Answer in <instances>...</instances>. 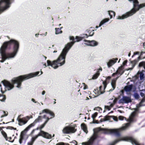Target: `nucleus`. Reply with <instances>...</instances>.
Here are the masks:
<instances>
[{"label": "nucleus", "mask_w": 145, "mask_h": 145, "mask_svg": "<svg viewBox=\"0 0 145 145\" xmlns=\"http://www.w3.org/2000/svg\"><path fill=\"white\" fill-rule=\"evenodd\" d=\"M19 44L18 41L11 39L3 43L0 48V54L1 60L0 62L3 63L6 60L14 58L19 50Z\"/></svg>", "instance_id": "nucleus-1"}, {"label": "nucleus", "mask_w": 145, "mask_h": 145, "mask_svg": "<svg viewBox=\"0 0 145 145\" xmlns=\"http://www.w3.org/2000/svg\"><path fill=\"white\" fill-rule=\"evenodd\" d=\"M39 71L33 73H30L28 74L20 76L19 77L14 78L12 80V84L8 81H3L1 83L5 87L6 89L8 90H10L14 88V84H16V87L18 89H21L22 82L25 80H27L30 78L39 76L43 74V72L40 71V74Z\"/></svg>", "instance_id": "nucleus-2"}, {"label": "nucleus", "mask_w": 145, "mask_h": 145, "mask_svg": "<svg viewBox=\"0 0 145 145\" xmlns=\"http://www.w3.org/2000/svg\"><path fill=\"white\" fill-rule=\"evenodd\" d=\"M80 37L76 36L75 39L73 36H70L69 39L72 41L66 44L59 56L58 59V65L59 66L63 65L65 63V59L66 56L69 51L76 42H79L82 40V38L80 39Z\"/></svg>", "instance_id": "nucleus-3"}, {"label": "nucleus", "mask_w": 145, "mask_h": 145, "mask_svg": "<svg viewBox=\"0 0 145 145\" xmlns=\"http://www.w3.org/2000/svg\"><path fill=\"white\" fill-rule=\"evenodd\" d=\"M130 2L133 3V8L130 11L123 15L121 16H118V19H123L131 16L138 11L140 9L145 7V3L139 4L138 0H128Z\"/></svg>", "instance_id": "nucleus-4"}, {"label": "nucleus", "mask_w": 145, "mask_h": 145, "mask_svg": "<svg viewBox=\"0 0 145 145\" xmlns=\"http://www.w3.org/2000/svg\"><path fill=\"white\" fill-rule=\"evenodd\" d=\"M130 125L129 123H126L125 125L121 127L116 129H103L104 133L106 134H113L116 136L119 137L120 136V132L126 129Z\"/></svg>", "instance_id": "nucleus-5"}, {"label": "nucleus", "mask_w": 145, "mask_h": 145, "mask_svg": "<svg viewBox=\"0 0 145 145\" xmlns=\"http://www.w3.org/2000/svg\"><path fill=\"white\" fill-rule=\"evenodd\" d=\"M145 102V97H144L139 103L137 105L135 109V111L131 114V115L129 116V121L131 123L133 121V118L135 116L136 112L138 111L139 110V108L140 107L145 105L142 104V103Z\"/></svg>", "instance_id": "nucleus-6"}, {"label": "nucleus", "mask_w": 145, "mask_h": 145, "mask_svg": "<svg viewBox=\"0 0 145 145\" xmlns=\"http://www.w3.org/2000/svg\"><path fill=\"white\" fill-rule=\"evenodd\" d=\"M76 126L74 124L72 126L70 125L64 127L62 130L63 134H70L74 133L76 131Z\"/></svg>", "instance_id": "nucleus-7"}, {"label": "nucleus", "mask_w": 145, "mask_h": 145, "mask_svg": "<svg viewBox=\"0 0 145 145\" xmlns=\"http://www.w3.org/2000/svg\"><path fill=\"white\" fill-rule=\"evenodd\" d=\"M12 3L11 0H0V6L2 8L1 11H4L9 8Z\"/></svg>", "instance_id": "nucleus-8"}, {"label": "nucleus", "mask_w": 145, "mask_h": 145, "mask_svg": "<svg viewBox=\"0 0 145 145\" xmlns=\"http://www.w3.org/2000/svg\"><path fill=\"white\" fill-rule=\"evenodd\" d=\"M59 57V56L57 58V59L53 61H51L49 60H47V65H46V63H44L43 64V65L44 66V67L45 68L47 66H50L54 69H56L57 68L59 67L62 66V65L59 66L58 65V59Z\"/></svg>", "instance_id": "nucleus-9"}, {"label": "nucleus", "mask_w": 145, "mask_h": 145, "mask_svg": "<svg viewBox=\"0 0 145 145\" xmlns=\"http://www.w3.org/2000/svg\"><path fill=\"white\" fill-rule=\"evenodd\" d=\"M94 30L93 29L90 28L89 29H87L86 31V34L82 35L79 38L80 39L82 38V40L84 38H87L88 37L92 36L94 34Z\"/></svg>", "instance_id": "nucleus-10"}, {"label": "nucleus", "mask_w": 145, "mask_h": 145, "mask_svg": "<svg viewBox=\"0 0 145 145\" xmlns=\"http://www.w3.org/2000/svg\"><path fill=\"white\" fill-rule=\"evenodd\" d=\"M131 101V98L127 96H123L119 101V103H128Z\"/></svg>", "instance_id": "nucleus-11"}, {"label": "nucleus", "mask_w": 145, "mask_h": 145, "mask_svg": "<svg viewBox=\"0 0 145 145\" xmlns=\"http://www.w3.org/2000/svg\"><path fill=\"white\" fill-rule=\"evenodd\" d=\"M41 117L40 116H39L38 118L36 119L34 121L33 123L31 124L29 126H28L25 129V130L27 131H28L31 127L34 126L36 123L37 122H39L41 121Z\"/></svg>", "instance_id": "nucleus-12"}, {"label": "nucleus", "mask_w": 145, "mask_h": 145, "mask_svg": "<svg viewBox=\"0 0 145 145\" xmlns=\"http://www.w3.org/2000/svg\"><path fill=\"white\" fill-rule=\"evenodd\" d=\"M118 60V58H113L112 59H110L107 63V65L108 68H110L113 65L117 62Z\"/></svg>", "instance_id": "nucleus-13"}, {"label": "nucleus", "mask_w": 145, "mask_h": 145, "mask_svg": "<svg viewBox=\"0 0 145 145\" xmlns=\"http://www.w3.org/2000/svg\"><path fill=\"white\" fill-rule=\"evenodd\" d=\"M17 120L18 121V124L20 126H22L25 124L27 122L28 120H25V118H17Z\"/></svg>", "instance_id": "nucleus-14"}, {"label": "nucleus", "mask_w": 145, "mask_h": 145, "mask_svg": "<svg viewBox=\"0 0 145 145\" xmlns=\"http://www.w3.org/2000/svg\"><path fill=\"white\" fill-rule=\"evenodd\" d=\"M40 134L41 136L47 139H51L52 138V137L51 135L43 131H40Z\"/></svg>", "instance_id": "nucleus-15"}, {"label": "nucleus", "mask_w": 145, "mask_h": 145, "mask_svg": "<svg viewBox=\"0 0 145 145\" xmlns=\"http://www.w3.org/2000/svg\"><path fill=\"white\" fill-rule=\"evenodd\" d=\"M44 112L49 114L52 116V117L51 118H52L55 117V115L54 113L48 109H45L43 110H42V113Z\"/></svg>", "instance_id": "nucleus-16"}, {"label": "nucleus", "mask_w": 145, "mask_h": 145, "mask_svg": "<svg viewBox=\"0 0 145 145\" xmlns=\"http://www.w3.org/2000/svg\"><path fill=\"white\" fill-rule=\"evenodd\" d=\"M133 85L132 84H131L129 85L125 86L124 87V90L126 92L130 91L132 89Z\"/></svg>", "instance_id": "nucleus-17"}, {"label": "nucleus", "mask_w": 145, "mask_h": 145, "mask_svg": "<svg viewBox=\"0 0 145 145\" xmlns=\"http://www.w3.org/2000/svg\"><path fill=\"white\" fill-rule=\"evenodd\" d=\"M109 20V18H105L102 20H101L99 24V26H96L95 27L96 28H97L99 27H101V26L104 24L108 22Z\"/></svg>", "instance_id": "nucleus-18"}, {"label": "nucleus", "mask_w": 145, "mask_h": 145, "mask_svg": "<svg viewBox=\"0 0 145 145\" xmlns=\"http://www.w3.org/2000/svg\"><path fill=\"white\" fill-rule=\"evenodd\" d=\"M46 118V120L44 123L43 124L40 125L39 127H38L37 128V129H39L40 130H41L44 127L46 124L47 123L50 119H52V118H49L48 117H47Z\"/></svg>", "instance_id": "nucleus-19"}, {"label": "nucleus", "mask_w": 145, "mask_h": 145, "mask_svg": "<svg viewBox=\"0 0 145 145\" xmlns=\"http://www.w3.org/2000/svg\"><path fill=\"white\" fill-rule=\"evenodd\" d=\"M40 136V133L35 136L32 137L31 142H28L27 143V145H33L34 142L35 140L39 136Z\"/></svg>", "instance_id": "nucleus-20"}, {"label": "nucleus", "mask_w": 145, "mask_h": 145, "mask_svg": "<svg viewBox=\"0 0 145 145\" xmlns=\"http://www.w3.org/2000/svg\"><path fill=\"white\" fill-rule=\"evenodd\" d=\"M123 67L122 66H121L118 68V69L116 71H118V73L120 75H121L124 72V71H123Z\"/></svg>", "instance_id": "nucleus-21"}, {"label": "nucleus", "mask_w": 145, "mask_h": 145, "mask_svg": "<svg viewBox=\"0 0 145 145\" xmlns=\"http://www.w3.org/2000/svg\"><path fill=\"white\" fill-rule=\"evenodd\" d=\"M137 62V60H134L131 62V64L132 67L131 68H128L127 70H131L133 69V68L134 67L135 64Z\"/></svg>", "instance_id": "nucleus-22"}, {"label": "nucleus", "mask_w": 145, "mask_h": 145, "mask_svg": "<svg viewBox=\"0 0 145 145\" xmlns=\"http://www.w3.org/2000/svg\"><path fill=\"white\" fill-rule=\"evenodd\" d=\"M98 42L95 40H92L90 41V46H97L98 45Z\"/></svg>", "instance_id": "nucleus-23"}, {"label": "nucleus", "mask_w": 145, "mask_h": 145, "mask_svg": "<svg viewBox=\"0 0 145 145\" xmlns=\"http://www.w3.org/2000/svg\"><path fill=\"white\" fill-rule=\"evenodd\" d=\"M111 84L113 89H110L108 91V92H109L112 91L115 89L116 86V81H112L111 82Z\"/></svg>", "instance_id": "nucleus-24"}, {"label": "nucleus", "mask_w": 145, "mask_h": 145, "mask_svg": "<svg viewBox=\"0 0 145 145\" xmlns=\"http://www.w3.org/2000/svg\"><path fill=\"white\" fill-rule=\"evenodd\" d=\"M81 127L83 131L86 133H87L88 131L85 125L84 124H81Z\"/></svg>", "instance_id": "nucleus-25"}, {"label": "nucleus", "mask_w": 145, "mask_h": 145, "mask_svg": "<svg viewBox=\"0 0 145 145\" xmlns=\"http://www.w3.org/2000/svg\"><path fill=\"white\" fill-rule=\"evenodd\" d=\"M108 14L110 17V19H111L113 16H114L115 15V13L113 11L110 10L108 11Z\"/></svg>", "instance_id": "nucleus-26"}, {"label": "nucleus", "mask_w": 145, "mask_h": 145, "mask_svg": "<svg viewBox=\"0 0 145 145\" xmlns=\"http://www.w3.org/2000/svg\"><path fill=\"white\" fill-rule=\"evenodd\" d=\"M100 74V73L99 71H97V72L94 74L92 77V79H97L98 76H99Z\"/></svg>", "instance_id": "nucleus-27"}, {"label": "nucleus", "mask_w": 145, "mask_h": 145, "mask_svg": "<svg viewBox=\"0 0 145 145\" xmlns=\"http://www.w3.org/2000/svg\"><path fill=\"white\" fill-rule=\"evenodd\" d=\"M55 30V34L56 35L58 34L62 33V31L60 30V29L59 28H56Z\"/></svg>", "instance_id": "nucleus-28"}, {"label": "nucleus", "mask_w": 145, "mask_h": 145, "mask_svg": "<svg viewBox=\"0 0 145 145\" xmlns=\"http://www.w3.org/2000/svg\"><path fill=\"white\" fill-rule=\"evenodd\" d=\"M139 77L140 80H142L145 77V76L143 72H140L139 73Z\"/></svg>", "instance_id": "nucleus-29"}, {"label": "nucleus", "mask_w": 145, "mask_h": 145, "mask_svg": "<svg viewBox=\"0 0 145 145\" xmlns=\"http://www.w3.org/2000/svg\"><path fill=\"white\" fill-rule=\"evenodd\" d=\"M0 98H1L0 99V101H1L4 102L6 99V97L4 95H1L0 94Z\"/></svg>", "instance_id": "nucleus-30"}, {"label": "nucleus", "mask_w": 145, "mask_h": 145, "mask_svg": "<svg viewBox=\"0 0 145 145\" xmlns=\"http://www.w3.org/2000/svg\"><path fill=\"white\" fill-rule=\"evenodd\" d=\"M138 66L139 67H143L145 69V61H142L140 63Z\"/></svg>", "instance_id": "nucleus-31"}, {"label": "nucleus", "mask_w": 145, "mask_h": 145, "mask_svg": "<svg viewBox=\"0 0 145 145\" xmlns=\"http://www.w3.org/2000/svg\"><path fill=\"white\" fill-rule=\"evenodd\" d=\"M111 116H106L103 119L102 121H105L107 120H108L109 119L111 118Z\"/></svg>", "instance_id": "nucleus-32"}, {"label": "nucleus", "mask_w": 145, "mask_h": 145, "mask_svg": "<svg viewBox=\"0 0 145 145\" xmlns=\"http://www.w3.org/2000/svg\"><path fill=\"white\" fill-rule=\"evenodd\" d=\"M102 87V86H100L99 87V91L98 92V93L99 94V95H100L102 94H103L105 92V91H103V92L102 91V90L101 89Z\"/></svg>", "instance_id": "nucleus-33"}, {"label": "nucleus", "mask_w": 145, "mask_h": 145, "mask_svg": "<svg viewBox=\"0 0 145 145\" xmlns=\"http://www.w3.org/2000/svg\"><path fill=\"white\" fill-rule=\"evenodd\" d=\"M2 134L5 138L6 140H8V138L7 137V135L6 133L4 131L2 132Z\"/></svg>", "instance_id": "nucleus-34"}, {"label": "nucleus", "mask_w": 145, "mask_h": 145, "mask_svg": "<svg viewBox=\"0 0 145 145\" xmlns=\"http://www.w3.org/2000/svg\"><path fill=\"white\" fill-rule=\"evenodd\" d=\"M84 41L85 42L84 44L85 45H86L87 46H90V44H90V41L88 40H85Z\"/></svg>", "instance_id": "nucleus-35"}, {"label": "nucleus", "mask_w": 145, "mask_h": 145, "mask_svg": "<svg viewBox=\"0 0 145 145\" xmlns=\"http://www.w3.org/2000/svg\"><path fill=\"white\" fill-rule=\"evenodd\" d=\"M24 131H23L21 133V135H20V139L21 140H22L23 139L24 136Z\"/></svg>", "instance_id": "nucleus-36"}, {"label": "nucleus", "mask_w": 145, "mask_h": 145, "mask_svg": "<svg viewBox=\"0 0 145 145\" xmlns=\"http://www.w3.org/2000/svg\"><path fill=\"white\" fill-rule=\"evenodd\" d=\"M97 115V112H95L92 115V118L94 120V119L96 118Z\"/></svg>", "instance_id": "nucleus-37"}, {"label": "nucleus", "mask_w": 145, "mask_h": 145, "mask_svg": "<svg viewBox=\"0 0 145 145\" xmlns=\"http://www.w3.org/2000/svg\"><path fill=\"white\" fill-rule=\"evenodd\" d=\"M135 98L136 99H138L139 97V95L137 93H135L134 95Z\"/></svg>", "instance_id": "nucleus-38"}, {"label": "nucleus", "mask_w": 145, "mask_h": 145, "mask_svg": "<svg viewBox=\"0 0 145 145\" xmlns=\"http://www.w3.org/2000/svg\"><path fill=\"white\" fill-rule=\"evenodd\" d=\"M103 83L104 85V90H105L107 84L105 81H103Z\"/></svg>", "instance_id": "nucleus-39"}, {"label": "nucleus", "mask_w": 145, "mask_h": 145, "mask_svg": "<svg viewBox=\"0 0 145 145\" xmlns=\"http://www.w3.org/2000/svg\"><path fill=\"white\" fill-rule=\"evenodd\" d=\"M111 118H112L114 121H118V119L116 117L114 116H111Z\"/></svg>", "instance_id": "nucleus-40"}, {"label": "nucleus", "mask_w": 145, "mask_h": 145, "mask_svg": "<svg viewBox=\"0 0 145 145\" xmlns=\"http://www.w3.org/2000/svg\"><path fill=\"white\" fill-rule=\"evenodd\" d=\"M3 112L5 114L4 115H2L1 117V118H2L3 117L5 116H7L8 115V112H7V113H6V112L5 111H3Z\"/></svg>", "instance_id": "nucleus-41"}, {"label": "nucleus", "mask_w": 145, "mask_h": 145, "mask_svg": "<svg viewBox=\"0 0 145 145\" xmlns=\"http://www.w3.org/2000/svg\"><path fill=\"white\" fill-rule=\"evenodd\" d=\"M124 118V117L122 116H119V119L120 120H123Z\"/></svg>", "instance_id": "nucleus-42"}, {"label": "nucleus", "mask_w": 145, "mask_h": 145, "mask_svg": "<svg viewBox=\"0 0 145 145\" xmlns=\"http://www.w3.org/2000/svg\"><path fill=\"white\" fill-rule=\"evenodd\" d=\"M105 109H107L109 110H110V106H105Z\"/></svg>", "instance_id": "nucleus-43"}, {"label": "nucleus", "mask_w": 145, "mask_h": 145, "mask_svg": "<svg viewBox=\"0 0 145 145\" xmlns=\"http://www.w3.org/2000/svg\"><path fill=\"white\" fill-rule=\"evenodd\" d=\"M84 86V87L83 89H86L88 88V86L86 85L85 84L83 83Z\"/></svg>", "instance_id": "nucleus-44"}, {"label": "nucleus", "mask_w": 145, "mask_h": 145, "mask_svg": "<svg viewBox=\"0 0 145 145\" xmlns=\"http://www.w3.org/2000/svg\"><path fill=\"white\" fill-rule=\"evenodd\" d=\"M144 93H143V92H141L140 93V95L142 97H144L145 96Z\"/></svg>", "instance_id": "nucleus-45"}, {"label": "nucleus", "mask_w": 145, "mask_h": 145, "mask_svg": "<svg viewBox=\"0 0 145 145\" xmlns=\"http://www.w3.org/2000/svg\"><path fill=\"white\" fill-rule=\"evenodd\" d=\"M118 99L117 98H115V99L113 100V103L114 104H115L116 103V102L117 100H118Z\"/></svg>", "instance_id": "nucleus-46"}, {"label": "nucleus", "mask_w": 145, "mask_h": 145, "mask_svg": "<svg viewBox=\"0 0 145 145\" xmlns=\"http://www.w3.org/2000/svg\"><path fill=\"white\" fill-rule=\"evenodd\" d=\"M24 118H25V120H27V119H28V120H29L30 118L29 116H26L25 117H24Z\"/></svg>", "instance_id": "nucleus-47"}, {"label": "nucleus", "mask_w": 145, "mask_h": 145, "mask_svg": "<svg viewBox=\"0 0 145 145\" xmlns=\"http://www.w3.org/2000/svg\"><path fill=\"white\" fill-rule=\"evenodd\" d=\"M117 74H118V71H116V72H115V73H113L112 74V76H114V75H116Z\"/></svg>", "instance_id": "nucleus-48"}, {"label": "nucleus", "mask_w": 145, "mask_h": 145, "mask_svg": "<svg viewBox=\"0 0 145 145\" xmlns=\"http://www.w3.org/2000/svg\"><path fill=\"white\" fill-rule=\"evenodd\" d=\"M31 100L32 102H34L35 103H37V102L35 101V99H33V98Z\"/></svg>", "instance_id": "nucleus-49"}, {"label": "nucleus", "mask_w": 145, "mask_h": 145, "mask_svg": "<svg viewBox=\"0 0 145 145\" xmlns=\"http://www.w3.org/2000/svg\"><path fill=\"white\" fill-rule=\"evenodd\" d=\"M46 93V91H43L42 92V95H44Z\"/></svg>", "instance_id": "nucleus-50"}, {"label": "nucleus", "mask_w": 145, "mask_h": 145, "mask_svg": "<svg viewBox=\"0 0 145 145\" xmlns=\"http://www.w3.org/2000/svg\"><path fill=\"white\" fill-rule=\"evenodd\" d=\"M145 53V52H144L142 51L141 52L140 54V56H142V54H144Z\"/></svg>", "instance_id": "nucleus-51"}, {"label": "nucleus", "mask_w": 145, "mask_h": 145, "mask_svg": "<svg viewBox=\"0 0 145 145\" xmlns=\"http://www.w3.org/2000/svg\"><path fill=\"white\" fill-rule=\"evenodd\" d=\"M101 128H98V129H96V131L97 132H99L101 130Z\"/></svg>", "instance_id": "nucleus-52"}, {"label": "nucleus", "mask_w": 145, "mask_h": 145, "mask_svg": "<svg viewBox=\"0 0 145 145\" xmlns=\"http://www.w3.org/2000/svg\"><path fill=\"white\" fill-rule=\"evenodd\" d=\"M139 52H134V55H136L138 54H139Z\"/></svg>", "instance_id": "nucleus-53"}, {"label": "nucleus", "mask_w": 145, "mask_h": 145, "mask_svg": "<svg viewBox=\"0 0 145 145\" xmlns=\"http://www.w3.org/2000/svg\"><path fill=\"white\" fill-rule=\"evenodd\" d=\"M1 84H0V87H1V91L2 93H4V92L3 91L2 89V88H1Z\"/></svg>", "instance_id": "nucleus-54"}, {"label": "nucleus", "mask_w": 145, "mask_h": 145, "mask_svg": "<svg viewBox=\"0 0 145 145\" xmlns=\"http://www.w3.org/2000/svg\"><path fill=\"white\" fill-rule=\"evenodd\" d=\"M2 8H1V7L0 6V14L3 12L4 11H1V10L2 9Z\"/></svg>", "instance_id": "nucleus-55"}, {"label": "nucleus", "mask_w": 145, "mask_h": 145, "mask_svg": "<svg viewBox=\"0 0 145 145\" xmlns=\"http://www.w3.org/2000/svg\"><path fill=\"white\" fill-rule=\"evenodd\" d=\"M114 105V104L113 103H112L111 104V105H110V106L111 107H112L113 105Z\"/></svg>", "instance_id": "nucleus-56"}, {"label": "nucleus", "mask_w": 145, "mask_h": 145, "mask_svg": "<svg viewBox=\"0 0 145 145\" xmlns=\"http://www.w3.org/2000/svg\"><path fill=\"white\" fill-rule=\"evenodd\" d=\"M92 123H98L97 121H94V120H93V121Z\"/></svg>", "instance_id": "nucleus-57"}, {"label": "nucleus", "mask_w": 145, "mask_h": 145, "mask_svg": "<svg viewBox=\"0 0 145 145\" xmlns=\"http://www.w3.org/2000/svg\"><path fill=\"white\" fill-rule=\"evenodd\" d=\"M23 116V115H22V114H20V115L18 116L17 118H20V117H21L22 116Z\"/></svg>", "instance_id": "nucleus-58"}, {"label": "nucleus", "mask_w": 145, "mask_h": 145, "mask_svg": "<svg viewBox=\"0 0 145 145\" xmlns=\"http://www.w3.org/2000/svg\"><path fill=\"white\" fill-rule=\"evenodd\" d=\"M42 57H44V58H45V60H46V58H47V57H46L44 56V55H42Z\"/></svg>", "instance_id": "nucleus-59"}, {"label": "nucleus", "mask_w": 145, "mask_h": 145, "mask_svg": "<svg viewBox=\"0 0 145 145\" xmlns=\"http://www.w3.org/2000/svg\"><path fill=\"white\" fill-rule=\"evenodd\" d=\"M127 62L126 61H125L123 63V65H125L126 63Z\"/></svg>", "instance_id": "nucleus-60"}, {"label": "nucleus", "mask_w": 145, "mask_h": 145, "mask_svg": "<svg viewBox=\"0 0 145 145\" xmlns=\"http://www.w3.org/2000/svg\"><path fill=\"white\" fill-rule=\"evenodd\" d=\"M22 140H21L20 139H19V141L20 143V144H21L22 143Z\"/></svg>", "instance_id": "nucleus-61"}, {"label": "nucleus", "mask_w": 145, "mask_h": 145, "mask_svg": "<svg viewBox=\"0 0 145 145\" xmlns=\"http://www.w3.org/2000/svg\"><path fill=\"white\" fill-rule=\"evenodd\" d=\"M39 35V34H36L35 35V36L36 37H38V35Z\"/></svg>", "instance_id": "nucleus-62"}, {"label": "nucleus", "mask_w": 145, "mask_h": 145, "mask_svg": "<svg viewBox=\"0 0 145 145\" xmlns=\"http://www.w3.org/2000/svg\"><path fill=\"white\" fill-rule=\"evenodd\" d=\"M99 71H102V69L101 67H100L99 69Z\"/></svg>", "instance_id": "nucleus-63"}, {"label": "nucleus", "mask_w": 145, "mask_h": 145, "mask_svg": "<svg viewBox=\"0 0 145 145\" xmlns=\"http://www.w3.org/2000/svg\"><path fill=\"white\" fill-rule=\"evenodd\" d=\"M97 108V109H99L98 110H99L100 109H101V110H102V109L100 107H98Z\"/></svg>", "instance_id": "nucleus-64"}]
</instances>
